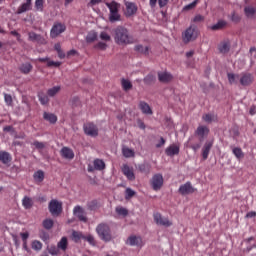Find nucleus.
<instances>
[{
    "instance_id": "obj_2",
    "label": "nucleus",
    "mask_w": 256,
    "mask_h": 256,
    "mask_svg": "<svg viewBox=\"0 0 256 256\" xmlns=\"http://www.w3.org/2000/svg\"><path fill=\"white\" fill-rule=\"evenodd\" d=\"M96 233L101 239V241H104V243H109L110 241H113V234L111 233V227L107 223H100L96 227Z\"/></svg>"
},
{
    "instance_id": "obj_18",
    "label": "nucleus",
    "mask_w": 256,
    "mask_h": 256,
    "mask_svg": "<svg viewBox=\"0 0 256 256\" xmlns=\"http://www.w3.org/2000/svg\"><path fill=\"white\" fill-rule=\"evenodd\" d=\"M60 155L61 157H63L64 159H75V153L73 152V150L69 147H63L60 151Z\"/></svg>"
},
{
    "instance_id": "obj_21",
    "label": "nucleus",
    "mask_w": 256,
    "mask_h": 256,
    "mask_svg": "<svg viewBox=\"0 0 256 256\" xmlns=\"http://www.w3.org/2000/svg\"><path fill=\"white\" fill-rule=\"evenodd\" d=\"M179 151H180L179 146L172 144L166 148L165 154L168 157H174V155H179Z\"/></svg>"
},
{
    "instance_id": "obj_5",
    "label": "nucleus",
    "mask_w": 256,
    "mask_h": 256,
    "mask_svg": "<svg viewBox=\"0 0 256 256\" xmlns=\"http://www.w3.org/2000/svg\"><path fill=\"white\" fill-rule=\"evenodd\" d=\"M49 212L51 215H61L63 211V204L57 200H51L48 205Z\"/></svg>"
},
{
    "instance_id": "obj_40",
    "label": "nucleus",
    "mask_w": 256,
    "mask_h": 256,
    "mask_svg": "<svg viewBox=\"0 0 256 256\" xmlns=\"http://www.w3.org/2000/svg\"><path fill=\"white\" fill-rule=\"evenodd\" d=\"M83 234L81 232L78 231H72V240L74 243H79V241H81V239H83Z\"/></svg>"
},
{
    "instance_id": "obj_11",
    "label": "nucleus",
    "mask_w": 256,
    "mask_h": 256,
    "mask_svg": "<svg viewBox=\"0 0 256 256\" xmlns=\"http://www.w3.org/2000/svg\"><path fill=\"white\" fill-rule=\"evenodd\" d=\"M105 167V161L97 158L93 161V166H88V171L89 173H93V171H103Z\"/></svg>"
},
{
    "instance_id": "obj_15",
    "label": "nucleus",
    "mask_w": 256,
    "mask_h": 256,
    "mask_svg": "<svg viewBox=\"0 0 256 256\" xmlns=\"http://www.w3.org/2000/svg\"><path fill=\"white\" fill-rule=\"evenodd\" d=\"M219 53H222V55H225L231 51V41L224 40L218 45Z\"/></svg>"
},
{
    "instance_id": "obj_3",
    "label": "nucleus",
    "mask_w": 256,
    "mask_h": 256,
    "mask_svg": "<svg viewBox=\"0 0 256 256\" xmlns=\"http://www.w3.org/2000/svg\"><path fill=\"white\" fill-rule=\"evenodd\" d=\"M199 37V28L195 24H191L183 33L182 39L184 43H191Z\"/></svg>"
},
{
    "instance_id": "obj_32",
    "label": "nucleus",
    "mask_w": 256,
    "mask_h": 256,
    "mask_svg": "<svg viewBox=\"0 0 256 256\" xmlns=\"http://www.w3.org/2000/svg\"><path fill=\"white\" fill-rule=\"evenodd\" d=\"M20 71L24 75H29V73L33 71V65L31 63H24L20 66Z\"/></svg>"
},
{
    "instance_id": "obj_7",
    "label": "nucleus",
    "mask_w": 256,
    "mask_h": 256,
    "mask_svg": "<svg viewBox=\"0 0 256 256\" xmlns=\"http://www.w3.org/2000/svg\"><path fill=\"white\" fill-rule=\"evenodd\" d=\"M197 191V189H195L193 187V184H191V182H186L185 184L180 185L179 189H178V193H180V195H191L193 193H195Z\"/></svg>"
},
{
    "instance_id": "obj_44",
    "label": "nucleus",
    "mask_w": 256,
    "mask_h": 256,
    "mask_svg": "<svg viewBox=\"0 0 256 256\" xmlns=\"http://www.w3.org/2000/svg\"><path fill=\"white\" fill-rule=\"evenodd\" d=\"M31 247L34 251H41L43 249V243L39 240L32 241Z\"/></svg>"
},
{
    "instance_id": "obj_28",
    "label": "nucleus",
    "mask_w": 256,
    "mask_h": 256,
    "mask_svg": "<svg viewBox=\"0 0 256 256\" xmlns=\"http://www.w3.org/2000/svg\"><path fill=\"white\" fill-rule=\"evenodd\" d=\"M67 247H69V242L67 240V237H62L61 240L57 244V248L60 251H67Z\"/></svg>"
},
{
    "instance_id": "obj_37",
    "label": "nucleus",
    "mask_w": 256,
    "mask_h": 256,
    "mask_svg": "<svg viewBox=\"0 0 256 256\" xmlns=\"http://www.w3.org/2000/svg\"><path fill=\"white\" fill-rule=\"evenodd\" d=\"M232 153L236 157V159H243V157H245V154L240 147H234L232 149Z\"/></svg>"
},
{
    "instance_id": "obj_57",
    "label": "nucleus",
    "mask_w": 256,
    "mask_h": 256,
    "mask_svg": "<svg viewBox=\"0 0 256 256\" xmlns=\"http://www.w3.org/2000/svg\"><path fill=\"white\" fill-rule=\"evenodd\" d=\"M100 39L102 41H111V36L107 32H101Z\"/></svg>"
},
{
    "instance_id": "obj_38",
    "label": "nucleus",
    "mask_w": 256,
    "mask_h": 256,
    "mask_svg": "<svg viewBox=\"0 0 256 256\" xmlns=\"http://www.w3.org/2000/svg\"><path fill=\"white\" fill-rule=\"evenodd\" d=\"M128 243L133 247L135 245L139 246L141 245V237H137V236H130L128 238Z\"/></svg>"
},
{
    "instance_id": "obj_49",
    "label": "nucleus",
    "mask_w": 256,
    "mask_h": 256,
    "mask_svg": "<svg viewBox=\"0 0 256 256\" xmlns=\"http://www.w3.org/2000/svg\"><path fill=\"white\" fill-rule=\"evenodd\" d=\"M191 141H193V138H189L188 140L190 149H193L194 151H199V149H201V143H193Z\"/></svg>"
},
{
    "instance_id": "obj_8",
    "label": "nucleus",
    "mask_w": 256,
    "mask_h": 256,
    "mask_svg": "<svg viewBox=\"0 0 256 256\" xmlns=\"http://www.w3.org/2000/svg\"><path fill=\"white\" fill-rule=\"evenodd\" d=\"M154 221L156 225H161L162 227H171L173 225V222L169 218L163 217L161 213L154 214Z\"/></svg>"
},
{
    "instance_id": "obj_45",
    "label": "nucleus",
    "mask_w": 256,
    "mask_h": 256,
    "mask_svg": "<svg viewBox=\"0 0 256 256\" xmlns=\"http://www.w3.org/2000/svg\"><path fill=\"white\" fill-rule=\"evenodd\" d=\"M244 12L246 16L253 17V15L256 13V8L253 6H247L245 7Z\"/></svg>"
},
{
    "instance_id": "obj_10",
    "label": "nucleus",
    "mask_w": 256,
    "mask_h": 256,
    "mask_svg": "<svg viewBox=\"0 0 256 256\" xmlns=\"http://www.w3.org/2000/svg\"><path fill=\"white\" fill-rule=\"evenodd\" d=\"M28 39L32 41V43H38V45H47V40L41 36V34L35 32H29Z\"/></svg>"
},
{
    "instance_id": "obj_42",
    "label": "nucleus",
    "mask_w": 256,
    "mask_h": 256,
    "mask_svg": "<svg viewBox=\"0 0 256 256\" xmlns=\"http://www.w3.org/2000/svg\"><path fill=\"white\" fill-rule=\"evenodd\" d=\"M61 91V86H54L47 91L48 97H55V95Z\"/></svg>"
},
{
    "instance_id": "obj_60",
    "label": "nucleus",
    "mask_w": 256,
    "mask_h": 256,
    "mask_svg": "<svg viewBox=\"0 0 256 256\" xmlns=\"http://www.w3.org/2000/svg\"><path fill=\"white\" fill-rule=\"evenodd\" d=\"M202 21H205V17H203L201 14H198L193 18L194 23H201Z\"/></svg>"
},
{
    "instance_id": "obj_20",
    "label": "nucleus",
    "mask_w": 256,
    "mask_h": 256,
    "mask_svg": "<svg viewBox=\"0 0 256 256\" xmlns=\"http://www.w3.org/2000/svg\"><path fill=\"white\" fill-rule=\"evenodd\" d=\"M13 161V157H11V154L7 151H0V163H3V165H8V163H11Z\"/></svg>"
},
{
    "instance_id": "obj_50",
    "label": "nucleus",
    "mask_w": 256,
    "mask_h": 256,
    "mask_svg": "<svg viewBox=\"0 0 256 256\" xmlns=\"http://www.w3.org/2000/svg\"><path fill=\"white\" fill-rule=\"evenodd\" d=\"M32 145L35 146V149H38V151H41V150H43V149L46 147L47 143H45V142H39V141L35 140V141L32 143Z\"/></svg>"
},
{
    "instance_id": "obj_48",
    "label": "nucleus",
    "mask_w": 256,
    "mask_h": 256,
    "mask_svg": "<svg viewBox=\"0 0 256 256\" xmlns=\"http://www.w3.org/2000/svg\"><path fill=\"white\" fill-rule=\"evenodd\" d=\"M198 4H199V0H194L192 3L184 6L183 11H191L195 9V7H197Z\"/></svg>"
},
{
    "instance_id": "obj_52",
    "label": "nucleus",
    "mask_w": 256,
    "mask_h": 256,
    "mask_svg": "<svg viewBox=\"0 0 256 256\" xmlns=\"http://www.w3.org/2000/svg\"><path fill=\"white\" fill-rule=\"evenodd\" d=\"M48 253H50V255H59V248L55 245H51L48 247Z\"/></svg>"
},
{
    "instance_id": "obj_55",
    "label": "nucleus",
    "mask_w": 256,
    "mask_h": 256,
    "mask_svg": "<svg viewBox=\"0 0 256 256\" xmlns=\"http://www.w3.org/2000/svg\"><path fill=\"white\" fill-rule=\"evenodd\" d=\"M131 197H135V191L131 188H127L125 199H131Z\"/></svg>"
},
{
    "instance_id": "obj_56",
    "label": "nucleus",
    "mask_w": 256,
    "mask_h": 256,
    "mask_svg": "<svg viewBox=\"0 0 256 256\" xmlns=\"http://www.w3.org/2000/svg\"><path fill=\"white\" fill-rule=\"evenodd\" d=\"M4 100H5V103L8 104V105H12L13 103V97L11 96V94H4Z\"/></svg>"
},
{
    "instance_id": "obj_26",
    "label": "nucleus",
    "mask_w": 256,
    "mask_h": 256,
    "mask_svg": "<svg viewBox=\"0 0 256 256\" xmlns=\"http://www.w3.org/2000/svg\"><path fill=\"white\" fill-rule=\"evenodd\" d=\"M151 50V48L149 46H143L141 44H138L134 47V51H136L137 53H141V55H149V51Z\"/></svg>"
},
{
    "instance_id": "obj_14",
    "label": "nucleus",
    "mask_w": 256,
    "mask_h": 256,
    "mask_svg": "<svg viewBox=\"0 0 256 256\" xmlns=\"http://www.w3.org/2000/svg\"><path fill=\"white\" fill-rule=\"evenodd\" d=\"M122 173L128 181H135V172H133V168L129 167V165L124 164L122 166Z\"/></svg>"
},
{
    "instance_id": "obj_17",
    "label": "nucleus",
    "mask_w": 256,
    "mask_h": 256,
    "mask_svg": "<svg viewBox=\"0 0 256 256\" xmlns=\"http://www.w3.org/2000/svg\"><path fill=\"white\" fill-rule=\"evenodd\" d=\"M158 81L160 83H170V81H173V75L169 72H159Z\"/></svg>"
},
{
    "instance_id": "obj_51",
    "label": "nucleus",
    "mask_w": 256,
    "mask_h": 256,
    "mask_svg": "<svg viewBox=\"0 0 256 256\" xmlns=\"http://www.w3.org/2000/svg\"><path fill=\"white\" fill-rule=\"evenodd\" d=\"M38 98L41 105H47V103H49V97L45 94H39Z\"/></svg>"
},
{
    "instance_id": "obj_62",
    "label": "nucleus",
    "mask_w": 256,
    "mask_h": 256,
    "mask_svg": "<svg viewBox=\"0 0 256 256\" xmlns=\"http://www.w3.org/2000/svg\"><path fill=\"white\" fill-rule=\"evenodd\" d=\"M99 3H103V0H90L88 7H95V5H99Z\"/></svg>"
},
{
    "instance_id": "obj_27",
    "label": "nucleus",
    "mask_w": 256,
    "mask_h": 256,
    "mask_svg": "<svg viewBox=\"0 0 256 256\" xmlns=\"http://www.w3.org/2000/svg\"><path fill=\"white\" fill-rule=\"evenodd\" d=\"M227 27V22L225 20H219L216 24L210 27L211 31H221Z\"/></svg>"
},
{
    "instance_id": "obj_6",
    "label": "nucleus",
    "mask_w": 256,
    "mask_h": 256,
    "mask_svg": "<svg viewBox=\"0 0 256 256\" xmlns=\"http://www.w3.org/2000/svg\"><path fill=\"white\" fill-rule=\"evenodd\" d=\"M84 133L85 135H88L89 137H97L99 135V128H97V125L94 123H86L84 124Z\"/></svg>"
},
{
    "instance_id": "obj_13",
    "label": "nucleus",
    "mask_w": 256,
    "mask_h": 256,
    "mask_svg": "<svg viewBox=\"0 0 256 256\" xmlns=\"http://www.w3.org/2000/svg\"><path fill=\"white\" fill-rule=\"evenodd\" d=\"M253 83V75L251 73H242L240 76V85L249 87Z\"/></svg>"
},
{
    "instance_id": "obj_46",
    "label": "nucleus",
    "mask_w": 256,
    "mask_h": 256,
    "mask_svg": "<svg viewBox=\"0 0 256 256\" xmlns=\"http://www.w3.org/2000/svg\"><path fill=\"white\" fill-rule=\"evenodd\" d=\"M121 15H119V12H110L109 21L111 23H115V21H120Z\"/></svg>"
},
{
    "instance_id": "obj_25",
    "label": "nucleus",
    "mask_w": 256,
    "mask_h": 256,
    "mask_svg": "<svg viewBox=\"0 0 256 256\" xmlns=\"http://www.w3.org/2000/svg\"><path fill=\"white\" fill-rule=\"evenodd\" d=\"M40 63H47V67H61V62L50 61L49 57L38 58Z\"/></svg>"
},
{
    "instance_id": "obj_22",
    "label": "nucleus",
    "mask_w": 256,
    "mask_h": 256,
    "mask_svg": "<svg viewBox=\"0 0 256 256\" xmlns=\"http://www.w3.org/2000/svg\"><path fill=\"white\" fill-rule=\"evenodd\" d=\"M139 109L144 115H153V110L151 109V106H149L145 101H140Z\"/></svg>"
},
{
    "instance_id": "obj_34",
    "label": "nucleus",
    "mask_w": 256,
    "mask_h": 256,
    "mask_svg": "<svg viewBox=\"0 0 256 256\" xmlns=\"http://www.w3.org/2000/svg\"><path fill=\"white\" fill-rule=\"evenodd\" d=\"M106 7L110 10V13H117L119 12V3L112 1V2H107Z\"/></svg>"
},
{
    "instance_id": "obj_36",
    "label": "nucleus",
    "mask_w": 256,
    "mask_h": 256,
    "mask_svg": "<svg viewBox=\"0 0 256 256\" xmlns=\"http://www.w3.org/2000/svg\"><path fill=\"white\" fill-rule=\"evenodd\" d=\"M22 205L24 209H31V207H33V199H31L29 196H25L22 199Z\"/></svg>"
},
{
    "instance_id": "obj_30",
    "label": "nucleus",
    "mask_w": 256,
    "mask_h": 256,
    "mask_svg": "<svg viewBox=\"0 0 256 256\" xmlns=\"http://www.w3.org/2000/svg\"><path fill=\"white\" fill-rule=\"evenodd\" d=\"M202 119L205 123H213L218 121L217 115L211 113L204 114Z\"/></svg>"
},
{
    "instance_id": "obj_39",
    "label": "nucleus",
    "mask_w": 256,
    "mask_h": 256,
    "mask_svg": "<svg viewBox=\"0 0 256 256\" xmlns=\"http://www.w3.org/2000/svg\"><path fill=\"white\" fill-rule=\"evenodd\" d=\"M94 41H97V32L90 31L86 36V43H94Z\"/></svg>"
},
{
    "instance_id": "obj_23",
    "label": "nucleus",
    "mask_w": 256,
    "mask_h": 256,
    "mask_svg": "<svg viewBox=\"0 0 256 256\" xmlns=\"http://www.w3.org/2000/svg\"><path fill=\"white\" fill-rule=\"evenodd\" d=\"M213 147V142H206L202 148V157L205 160L209 158V153L211 152V148Z\"/></svg>"
},
{
    "instance_id": "obj_58",
    "label": "nucleus",
    "mask_w": 256,
    "mask_h": 256,
    "mask_svg": "<svg viewBox=\"0 0 256 256\" xmlns=\"http://www.w3.org/2000/svg\"><path fill=\"white\" fill-rule=\"evenodd\" d=\"M231 21H233L234 23H239L241 21V16L233 12L231 15Z\"/></svg>"
},
{
    "instance_id": "obj_9",
    "label": "nucleus",
    "mask_w": 256,
    "mask_h": 256,
    "mask_svg": "<svg viewBox=\"0 0 256 256\" xmlns=\"http://www.w3.org/2000/svg\"><path fill=\"white\" fill-rule=\"evenodd\" d=\"M151 185L153 191L161 190V187H163V175L155 174L151 179Z\"/></svg>"
},
{
    "instance_id": "obj_31",
    "label": "nucleus",
    "mask_w": 256,
    "mask_h": 256,
    "mask_svg": "<svg viewBox=\"0 0 256 256\" xmlns=\"http://www.w3.org/2000/svg\"><path fill=\"white\" fill-rule=\"evenodd\" d=\"M43 119L48 121L49 123L55 124L57 123V116L53 113L44 112Z\"/></svg>"
},
{
    "instance_id": "obj_1",
    "label": "nucleus",
    "mask_w": 256,
    "mask_h": 256,
    "mask_svg": "<svg viewBox=\"0 0 256 256\" xmlns=\"http://www.w3.org/2000/svg\"><path fill=\"white\" fill-rule=\"evenodd\" d=\"M114 40L117 45H133L135 43V38L129 34V30L122 26H118L114 30Z\"/></svg>"
},
{
    "instance_id": "obj_54",
    "label": "nucleus",
    "mask_w": 256,
    "mask_h": 256,
    "mask_svg": "<svg viewBox=\"0 0 256 256\" xmlns=\"http://www.w3.org/2000/svg\"><path fill=\"white\" fill-rule=\"evenodd\" d=\"M44 1L43 0H36L35 1V8L37 11H43V5H44Z\"/></svg>"
},
{
    "instance_id": "obj_24",
    "label": "nucleus",
    "mask_w": 256,
    "mask_h": 256,
    "mask_svg": "<svg viewBox=\"0 0 256 256\" xmlns=\"http://www.w3.org/2000/svg\"><path fill=\"white\" fill-rule=\"evenodd\" d=\"M27 11H31V0H26L25 3H23L20 7L17 9L18 15H21V13H25Z\"/></svg>"
},
{
    "instance_id": "obj_4",
    "label": "nucleus",
    "mask_w": 256,
    "mask_h": 256,
    "mask_svg": "<svg viewBox=\"0 0 256 256\" xmlns=\"http://www.w3.org/2000/svg\"><path fill=\"white\" fill-rule=\"evenodd\" d=\"M67 31V26L61 22H55L50 30L51 39H57L59 35Z\"/></svg>"
},
{
    "instance_id": "obj_19",
    "label": "nucleus",
    "mask_w": 256,
    "mask_h": 256,
    "mask_svg": "<svg viewBox=\"0 0 256 256\" xmlns=\"http://www.w3.org/2000/svg\"><path fill=\"white\" fill-rule=\"evenodd\" d=\"M137 13V5L133 2H126V17H132Z\"/></svg>"
},
{
    "instance_id": "obj_59",
    "label": "nucleus",
    "mask_w": 256,
    "mask_h": 256,
    "mask_svg": "<svg viewBox=\"0 0 256 256\" xmlns=\"http://www.w3.org/2000/svg\"><path fill=\"white\" fill-rule=\"evenodd\" d=\"M83 239H85V241H88L90 245H95V238L92 235L84 236Z\"/></svg>"
},
{
    "instance_id": "obj_35",
    "label": "nucleus",
    "mask_w": 256,
    "mask_h": 256,
    "mask_svg": "<svg viewBox=\"0 0 256 256\" xmlns=\"http://www.w3.org/2000/svg\"><path fill=\"white\" fill-rule=\"evenodd\" d=\"M121 86L123 91H131L133 89V84L128 79L123 78L121 80Z\"/></svg>"
},
{
    "instance_id": "obj_61",
    "label": "nucleus",
    "mask_w": 256,
    "mask_h": 256,
    "mask_svg": "<svg viewBox=\"0 0 256 256\" xmlns=\"http://www.w3.org/2000/svg\"><path fill=\"white\" fill-rule=\"evenodd\" d=\"M96 47L97 49H101V51H105V49H107V44L105 42H98Z\"/></svg>"
},
{
    "instance_id": "obj_16",
    "label": "nucleus",
    "mask_w": 256,
    "mask_h": 256,
    "mask_svg": "<svg viewBox=\"0 0 256 256\" xmlns=\"http://www.w3.org/2000/svg\"><path fill=\"white\" fill-rule=\"evenodd\" d=\"M73 213L79 219V221H83V223H87V217L85 216V211L81 208V206H75L73 209Z\"/></svg>"
},
{
    "instance_id": "obj_33",
    "label": "nucleus",
    "mask_w": 256,
    "mask_h": 256,
    "mask_svg": "<svg viewBox=\"0 0 256 256\" xmlns=\"http://www.w3.org/2000/svg\"><path fill=\"white\" fill-rule=\"evenodd\" d=\"M122 155L126 157V159H131V157H135V151L129 147H123Z\"/></svg>"
},
{
    "instance_id": "obj_53",
    "label": "nucleus",
    "mask_w": 256,
    "mask_h": 256,
    "mask_svg": "<svg viewBox=\"0 0 256 256\" xmlns=\"http://www.w3.org/2000/svg\"><path fill=\"white\" fill-rule=\"evenodd\" d=\"M98 208H99V203L97 202V200H93L88 204V209H90V211H95Z\"/></svg>"
},
{
    "instance_id": "obj_41",
    "label": "nucleus",
    "mask_w": 256,
    "mask_h": 256,
    "mask_svg": "<svg viewBox=\"0 0 256 256\" xmlns=\"http://www.w3.org/2000/svg\"><path fill=\"white\" fill-rule=\"evenodd\" d=\"M54 224H55V222H53V219H51V218H47L42 222L44 229H47L48 231H49V229H53Z\"/></svg>"
},
{
    "instance_id": "obj_43",
    "label": "nucleus",
    "mask_w": 256,
    "mask_h": 256,
    "mask_svg": "<svg viewBox=\"0 0 256 256\" xmlns=\"http://www.w3.org/2000/svg\"><path fill=\"white\" fill-rule=\"evenodd\" d=\"M116 213L118 215H121L122 217H127V215H129V210H127L123 206H117L116 207Z\"/></svg>"
},
{
    "instance_id": "obj_63",
    "label": "nucleus",
    "mask_w": 256,
    "mask_h": 256,
    "mask_svg": "<svg viewBox=\"0 0 256 256\" xmlns=\"http://www.w3.org/2000/svg\"><path fill=\"white\" fill-rule=\"evenodd\" d=\"M20 237H21L23 242H27V240L29 239V232L20 233Z\"/></svg>"
},
{
    "instance_id": "obj_12",
    "label": "nucleus",
    "mask_w": 256,
    "mask_h": 256,
    "mask_svg": "<svg viewBox=\"0 0 256 256\" xmlns=\"http://www.w3.org/2000/svg\"><path fill=\"white\" fill-rule=\"evenodd\" d=\"M209 131V127L200 125L195 130V135L196 137H199L200 141H203V139L209 135Z\"/></svg>"
},
{
    "instance_id": "obj_29",
    "label": "nucleus",
    "mask_w": 256,
    "mask_h": 256,
    "mask_svg": "<svg viewBox=\"0 0 256 256\" xmlns=\"http://www.w3.org/2000/svg\"><path fill=\"white\" fill-rule=\"evenodd\" d=\"M33 178L36 183H43L45 180V172H43V170H38L33 174Z\"/></svg>"
},
{
    "instance_id": "obj_47",
    "label": "nucleus",
    "mask_w": 256,
    "mask_h": 256,
    "mask_svg": "<svg viewBox=\"0 0 256 256\" xmlns=\"http://www.w3.org/2000/svg\"><path fill=\"white\" fill-rule=\"evenodd\" d=\"M227 77L230 85H234V83H237L236 79H239V74L228 73Z\"/></svg>"
},
{
    "instance_id": "obj_64",
    "label": "nucleus",
    "mask_w": 256,
    "mask_h": 256,
    "mask_svg": "<svg viewBox=\"0 0 256 256\" xmlns=\"http://www.w3.org/2000/svg\"><path fill=\"white\" fill-rule=\"evenodd\" d=\"M167 3H169V0H158V5L160 9H163V7H166Z\"/></svg>"
}]
</instances>
